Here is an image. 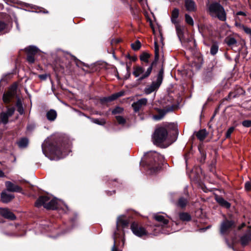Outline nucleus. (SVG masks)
<instances>
[{
    "instance_id": "603ef678",
    "label": "nucleus",
    "mask_w": 251,
    "mask_h": 251,
    "mask_svg": "<svg viewBox=\"0 0 251 251\" xmlns=\"http://www.w3.org/2000/svg\"><path fill=\"white\" fill-rule=\"evenodd\" d=\"M40 78L42 79H46V78H47V75H40Z\"/></svg>"
},
{
    "instance_id": "ddd939ff",
    "label": "nucleus",
    "mask_w": 251,
    "mask_h": 251,
    "mask_svg": "<svg viewBox=\"0 0 251 251\" xmlns=\"http://www.w3.org/2000/svg\"><path fill=\"white\" fill-rule=\"evenodd\" d=\"M251 240V228H249L247 232L241 237V243L243 246L247 245Z\"/></svg>"
},
{
    "instance_id": "7c9ffc66",
    "label": "nucleus",
    "mask_w": 251,
    "mask_h": 251,
    "mask_svg": "<svg viewBox=\"0 0 251 251\" xmlns=\"http://www.w3.org/2000/svg\"><path fill=\"white\" fill-rule=\"evenodd\" d=\"M185 21L186 22L191 25H194V21L192 19V18L188 14H186L185 15Z\"/></svg>"
},
{
    "instance_id": "2f4dec72",
    "label": "nucleus",
    "mask_w": 251,
    "mask_h": 251,
    "mask_svg": "<svg viewBox=\"0 0 251 251\" xmlns=\"http://www.w3.org/2000/svg\"><path fill=\"white\" fill-rule=\"evenodd\" d=\"M218 46L216 44H213L212 45L210 49V53L212 55L216 54L218 50Z\"/></svg>"
},
{
    "instance_id": "dca6fc26",
    "label": "nucleus",
    "mask_w": 251,
    "mask_h": 251,
    "mask_svg": "<svg viewBox=\"0 0 251 251\" xmlns=\"http://www.w3.org/2000/svg\"><path fill=\"white\" fill-rule=\"evenodd\" d=\"M128 225V222L127 220L125 219L124 217L122 216H119L117 221V228L118 229V228L120 226H122L123 228H125Z\"/></svg>"
},
{
    "instance_id": "412c9836",
    "label": "nucleus",
    "mask_w": 251,
    "mask_h": 251,
    "mask_svg": "<svg viewBox=\"0 0 251 251\" xmlns=\"http://www.w3.org/2000/svg\"><path fill=\"white\" fill-rule=\"evenodd\" d=\"M207 135V132L206 130L204 129H201L199 131L196 133L197 137L200 140L202 141L204 139L206 135Z\"/></svg>"
},
{
    "instance_id": "0eeeda50",
    "label": "nucleus",
    "mask_w": 251,
    "mask_h": 251,
    "mask_svg": "<svg viewBox=\"0 0 251 251\" xmlns=\"http://www.w3.org/2000/svg\"><path fill=\"white\" fill-rule=\"evenodd\" d=\"M131 229L135 235L139 237H141L147 234V232L144 228L138 226L135 223H133L131 225Z\"/></svg>"
},
{
    "instance_id": "c03bdc74",
    "label": "nucleus",
    "mask_w": 251,
    "mask_h": 251,
    "mask_svg": "<svg viewBox=\"0 0 251 251\" xmlns=\"http://www.w3.org/2000/svg\"><path fill=\"white\" fill-rule=\"evenodd\" d=\"M27 60L28 62L33 63L35 61L34 55L27 54Z\"/></svg>"
},
{
    "instance_id": "58836bf2",
    "label": "nucleus",
    "mask_w": 251,
    "mask_h": 251,
    "mask_svg": "<svg viewBox=\"0 0 251 251\" xmlns=\"http://www.w3.org/2000/svg\"><path fill=\"white\" fill-rule=\"evenodd\" d=\"M118 237V233L117 231H115L114 234V243L112 249V251H119L117 248L116 247V239Z\"/></svg>"
},
{
    "instance_id": "cd10ccee",
    "label": "nucleus",
    "mask_w": 251,
    "mask_h": 251,
    "mask_svg": "<svg viewBox=\"0 0 251 251\" xmlns=\"http://www.w3.org/2000/svg\"><path fill=\"white\" fill-rule=\"evenodd\" d=\"M187 202V200L186 199L180 198L178 201L177 206L183 208L186 205Z\"/></svg>"
},
{
    "instance_id": "de8ad7c7",
    "label": "nucleus",
    "mask_w": 251,
    "mask_h": 251,
    "mask_svg": "<svg viewBox=\"0 0 251 251\" xmlns=\"http://www.w3.org/2000/svg\"><path fill=\"white\" fill-rule=\"evenodd\" d=\"M14 111H15L14 108L13 107H11V108L8 109L7 112L5 113L7 114L8 116L10 117L13 115V114L14 112Z\"/></svg>"
},
{
    "instance_id": "423d86ee",
    "label": "nucleus",
    "mask_w": 251,
    "mask_h": 251,
    "mask_svg": "<svg viewBox=\"0 0 251 251\" xmlns=\"http://www.w3.org/2000/svg\"><path fill=\"white\" fill-rule=\"evenodd\" d=\"M235 226V223L232 220L225 219L221 224L220 232L222 234H227Z\"/></svg>"
},
{
    "instance_id": "bb28decb",
    "label": "nucleus",
    "mask_w": 251,
    "mask_h": 251,
    "mask_svg": "<svg viewBox=\"0 0 251 251\" xmlns=\"http://www.w3.org/2000/svg\"><path fill=\"white\" fill-rule=\"evenodd\" d=\"M9 117L7 114L5 113H1L0 115V121L4 125L7 123Z\"/></svg>"
},
{
    "instance_id": "69168bd1",
    "label": "nucleus",
    "mask_w": 251,
    "mask_h": 251,
    "mask_svg": "<svg viewBox=\"0 0 251 251\" xmlns=\"http://www.w3.org/2000/svg\"><path fill=\"white\" fill-rule=\"evenodd\" d=\"M64 157V156H61V157H60L59 158H61L62 157Z\"/></svg>"
},
{
    "instance_id": "72a5a7b5",
    "label": "nucleus",
    "mask_w": 251,
    "mask_h": 251,
    "mask_svg": "<svg viewBox=\"0 0 251 251\" xmlns=\"http://www.w3.org/2000/svg\"><path fill=\"white\" fill-rule=\"evenodd\" d=\"M236 25H239L240 27H242V29L244 30V31L246 33L251 35V28H250L247 26H245L244 25H241L239 24H238L237 23H236Z\"/></svg>"
},
{
    "instance_id": "4be33fe9",
    "label": "nucleus",
    "mask_w": 251,
    "mask_h": 251,
    "mask_svg": "<svg viewBox=\"0 0 251 251\" xmlns=\"http://www.w3.org/2000/svg\"><path fill=\"white\" fill-rule=\"evenodd\" d=\"M56 116L57 113L54 110H50L47 113V119L51 121H54L56 119Z\"/></svg>"
},
{
    "instance_id": "37998d69",
    "label": "nucleus",
    "mask_w": 251,
    "mask_h": 251,
    "mask_svg": "<svg viewBox=\"0 0 251 251\" xmlns=\"http://www.w3.org/2000/svg\"><path fill=\"white\" fill-rule=\"evenodd\" d=\"M123 111V108L120 107H117L112 110V113L113 114H116L122 112Z\"/></svg>"
},
{
    "instance_id": "c85d7f7f",
    "label": "nucleus",
    "mask_w": 251,
    "mask_h": 251,
    "mask_svg": "<svg viewBox=\"0 0 251 251\" xmlns=\"http://www.w3.org/2000/svg\"><path fill=\"white\" fill-rule=\"evenodd\" d=\"M150 57V55L149 53L144 52L140 55V58L142 61L147 63L149 61V58Z\"/></svg>"
},
{
    "instance_id": "09e8293b",
    "label": "nucleus",
    "mask_w": 251,
    "mask_h": 251,
    "mask_svg": "<svg viewBox=\"0 0 251 251\" xmlns=\"http://www.w3.org/2000/svg\"><path fill=\"white\" fill-rule=\"evenodd\" d=\"M245 187L246 190L249 191L251 190V184L249 181H247L245 183Z\"/></svg>"
},
{
    "instance_id": "c756f323",
    "label": "nucleus",
    "mask_w": 251,
    "mask_h": 251,
    "mask_svg": "<svg viewBox=\"0 0 251 251\" xmlns=\"http://www.w3.org/2000/svg\"><path fill=\"white\" fill-rule=\"evenodd\" d=\"M12 94L11 93H7L6 94H4L3 96V100L5 103H8L10 99L12 97Z\"/></svg>"
},
{
    "instance_id": "4d7b16f0",
    "label": "nucleus",
    "mask_w": 251,
    "mask_h": 251,
    "mask_svg": "<svg viewBox=\"0 0 251 251\" xmlns=\"http://www.w3.org/2000/svg\"><path fill=\"white\" fill-rule=\"evenodd\" d=\"M126 70H127V72H129V67L127 65H126Z\"/></svg>"
},
{
    "instance_id": "a211bd4d",
    "label": "nucleus",
    "mask_w": 251,
    "mask_h": 251,
    "mask_svg": "<svg viewBox=\"0 0 251 251\" xmlns=\"http://www.w3.org/2000/svg\"><path fill=\"white\" fill-rule=\"evenodd\" d=\"M176 24V28L177 36L179 40L182 42L183 36V27L178 25L177 23Z\"/></svg>"
},
{
    "instance_id": "f257e3e1",
    "label": "nucleus",
    "mask_w": 251,
    "mask_h": 251,
    "mask_svg": "<svg viewBox=\"0 0 251 251\" xmlns=\"http://www.w3.org/2000/svg\"><path fill=\"white\" fill-rule=\"evenodd\" d=\"M63 202L56 199H51L48 196L40 197L36 201L35 205L36 207L43 205L47 209H57L63 204Z\"/></svg>"
},
{
    "instance_id": "4c0bfd02",
    "label": "nucleus",
    "mask_w": 251,
    "mask_h": 251,
    "mask_svg": "<svg viewBox=\"0 0 251 251\" xmlns=\"http://www.w3.org/2000/svg\"><path fill=\"white\" fill-rule=\"evenodd\" d=\"M226 43L228 46H231L236 44V40L234 38H230L226 39Z\"/></svg>"
},
{
    "instance_id": "c9c22d12",
    "label": "nucleus",
    "mask_w": 251,
    "mask_h": 251,
    "mask_svg": "<svg viewBox=\"0 0 251 251\" xmlns=\"http://www.w3.org/2000/svg\"><path fill=\"white\" fill-rule=\"evenodd\" d=\"M131 47L133 50H137L141 47V43L139 41H136L135 43L131 44Z\"/></svg>"
},
{
    "instance_id": "f3484780",
    "label": "nucleus",
    "mask_w": 251,
    "mask_h": 251,
    "mask_svg": "<svg viewBox=\"0 0 251 251\" xmlns=\"http://www.w3.org/2000/svg\"><path fill=\"white\" fill-rule=\"evenodd\" d=\"M154 218L158 222L162 223V228H164L168 224L169 221L164 218V217L159 214H156L154 215Z\"/></svg>"
},
{
    "instance_id": "0e129e2a",
    "label": "nucleus",
    "mask_w": 251,
    "mask_h": 251,
    "mask_svg": "<svg viewBox=\"0 0 251 251\" xmlns=\"http://www.w3.org/2000/svg\"><path fill=\"white\" fill-rule=\"evenodd\" d=\"M140 2H143L144 0H139Z\"/></svg>"
},
{
    "instance_id": "f03ea898",
    "label": "nucleus",
    "mask_w": 251,
    "mask_h": 251,
    "mask_svg": "<svg viewBox=\"0 0 251 251\" xmlns=\"http://www.w3.org/2000/svg\"><path fill=\"white\" fill-rule=\"evenodd\" d=\"M209 14L220 20L225 21L226 20V13L224 7L218 2H214L210 4L208 7Z\"/></svg>"
},
{
    "instance_id": "6e6d98bb",
    "label": "nucleus",
    "mask_w": 251,
    "mask_h": 251,
    "mask_svg": "<svg viewBox=\"0 0 251 251\" xmlns=\"http://www.w3.org/2000/svg\"><path fill=\"white\" fill-rule=\"evenodd\" d=\"M126 57L127 58H128V59H130V57H131V56L129 55V54H127V55H126Z\"/></svg>"
},
{
    "instance_id": "ea45409f",
    "label": "nucleus",
    "mask_w": 251,
    "mask_h": 251,
    "mask_svg": "<svg viewBox=\"0 0 251 251\" xmlns=\"http://www.w3.org/2000/svg\"><path fill=\"white\" fill-rule=\"evenodd\" d=\"M240 16H242L244 17L246 16V14L245 12H242V11H239V12H237L236 16V20H238L239 21H241L243 20L242 18L240 19L239 18Z\"/></svg>"
},
{
    "instance_id": "e2e57ef3",
    "label": "nucleus",
    "mask_w": 251,
    "mask_h": 251,
    "mask_svg": "<svg viewBox=\"0 0 251 251\" xmlns=\"http://www.w3.org/2000/svg\"><path fill=\"white\" fill-rule=\"evenodd\" d=\"M161 233H165V234H166V233H167L165 231H163V230L161 231Z\"/></svg>"
},
{
    "instance_id": "a19ab883",
    "label": "nucleus",
    "mask_w": 251,
    "mask_h": 251,
    "mask_svg": "<svg viewBox=\"0 0 251 251\" xmlns=\"http://www.w3.org/2000/svg\"><path fill=\"white\" fill-rule=\"evenodd\" d=\"M116 118L119 124H124L126 122L125 119L122 116H117Z\"/></svg>"
},
{
    "instance_id": "2eb2a0df",
    "label": "nucleus",
    "mask_w": 251,
    "mask_h": 251,
    "mask_svg": "<svg viewBox=\"0 0 251 251\" xmlns=\"http://www.w3.org/2000/svg\"><path fill=\"white\" fill-rule=\"evenodd\" d=\"M147 155L156 162L162 158V156L156 151H151L147 153Z\"/></svg>"
},
{
    "instance_id": "a18cd8bd",
    "label": "nucleus",
    "mask_w": 251,
    "mask_h": 251,
    "mask_svg": "<svg viewBox=\"0 0 251 251\" xmlns=\"http://www.w3.org/2000/svg\"><path fill=\"white\" fill-rule=\"evenodd\" d=\"M234 129V128L233 127H231L228 129L226 135V138H229L230 137L231 134L233 132Z\"/></svg>"
},
{
    "instance_id": "e433bc0d",
    "label": "nucleus",
    "mask_w": 251,
    "mask_h": 251,
    "mask_svg": "<svg viewBox=\"0 0 251 251\" xmlns=\"http://www.w3.org/2000/svg\"><path fill=\"white\" fill-rule=\"evenodd\" d=\"M17 107H18L17 110L19 112V113L20 114H23L24 112V110L23 107L22 106V103H21V101L19 100H18V101H17Z\"/></svg>"
},
{
    "instance_id": "1a4fd4ad",
    "label": "nucleus",
    "mask_w": 251,
    "mask_h": 251,
    "mask_svg": "<svg viewBox=\"0 0 251 251\" xmlns=\"http://www.w3.org/2000/svg\"><path fill=\"white\" fill-rule=\"evenodd\" d=\"M173 108L174 106L173 105H171L168 107L165 108L163 109L159 110V115L153 116V118L155 120H161L167 113L172 111L173 110Z\"/></svg>"
},
{
    "instance_id": "9d476101",
    "label": "nucleus",
    "mask_w": 251,
    "mask_h": 251,
    "mask_svg": "<svg viewBox=\"0 0 251 251\" xmlns=\"http://www.w3.org/2000/svg\"><path fill=\"white\" fill-rule=\"evenodd\" d=\"M0 214L5 218L14 220L16 219V216L9 210L6 208H0Z\"/></svg>"
},
{
    "instance_id": "6e6552de",
    "label": "nucleus",
    "mask_w": 251,
    "mask_h": 251,
    "mask_svg": "<svg viewBox=\"0 0 251 251\" xmlns=\"http://www.w3.org/2000/svg\"><path fill=\"white\" fill-rule=\"evenodd\" d=\"M148 100L146 98H142L132 103V106L135 112H138L147 103Z\"/></svg>"
},
{
    "instance_id": "f704fd0d",
    "label": "nucleus",
    "mask_w": 251,
    "mask_h": 251,
    "mask_svg": "<svg viewBox=\"0 0 251 251\" xmlns=\"http://www.w3.org/2000/svg\"><path fill=\"white\" fill-rule=\"evenodd\" d=\"M92 122L96 124L99 125H104L105 124V121L103 119H94L92 120Z\"/></svg>"
},
{
    "instance_id": "8fccbe9b",
    "label": "nucleus",
    "mask_w": 251,
    "mask_h": 251,
    "mask_svg": "<svg viewBox=\"0 0 251 251\" xmlns=\"http://www.w3.org/2000/svg\"><path fill=\"white\" fill-rule=\"evenodd\" d=\"M5 27V24L2 22L0 21V31L4 29Z\"/></svg>"
},
{
    "instance_id": "13d9d810",
    "label": "nucleus",
    "mask_w": 251,
    "mask_h": 251,
    "mask_svg": "<svg viewBox=\"0 0 251 251\" xmlns=\"http://www.w3.org/2000/svg\"><path fill=\"white\" fill-rule=\"evenodd\" d=\"M130 59H131L132 61L135 60V58L133 57H131Z\"/></svg>"
},
{
    "instance_id": "a878e982",
    "label": "nucleus",
    "mask_w": 251,
    "mask_h": 251,
    "mask_svg": "<svg viewBox=\"0 0 251 251\" xmlns=\"http://www.w3.org/2000/svg\"><path fill=\"white\" fill-rule=\"evenodd\" d=\"M179 218L180 220L183 221H189L191 220V216L187 213H180L179 214Z\"/></svg>"
},
{
    "instance_id": "3c124183",
    "label": "nucleus",
    "mask_w": 251,
    "mask_h": 251,
    "mask_svg": "<svg viewBox=\"0 0 251 251\" xmlns=\"http://www.w3.org/2000/svg\"><path fill=\"white\" fill-rule=\"evenodd\" d=\"M47 146V141H45L42 145V151L44 154H45V149L44 146Z\"/></svg>"
},
{
    "instance_id": "49530a36",
    "label": "nucleus",
    "mask_w": 251,
    "mask_h": 251,
    "mask_svg": "<svg viewBox=\"0 0 251 251\" xmlns=\"http://www.w3.org/2000/svg\"><path fill=\"white\" fill-rule=\"evenodd\" d=\"M50 152L52 154L57 155L60 152V150L57 147H54L53 149H50Z\"/></svg>"
},
{
    "instance_id": "7ed1b4c3",
    "label": "nucleus",
    "mask_w": 251,
    "mask_h": 251,
    "mask_svg": "<svg viewBox=\"0 0 251 251\" xmlns=\"http://www.w3.org/2000/svg\"><path fill=\"white\" fill-rule=\"evenodd\" d=\"M153 63L147 68L146 70L145 69L140 66H136L133 67V75L134 76L138 78V80L142 81L143 79L148 77L152 70V66Z\"/></svg>"
},
{
    "instance_id": "4468645a",
    "label": "nucleus",
    "mask_w": 251,
    "mask_h": 251,
    "mask_svg": "<svg viewBox=\"0 0 251 251\" xmlns=\"http://www.w3.org/2000/svg\"><path fill=\"white\" fill-rule=\"evenodd\" d=\"M215 199L216 201L222 206L226 208H229L230 207V203L224 200L222 197L216 195Z\"/></svg>"
},
{
    "instance_id": "20e7f679",
    "label": "nucleus",
    "mask_w": 251,
    "mask_h": 251,
    "mask_svg": "<svg viewBox=\"0 0 251 251\" xmlns=\"http://www.w3.org/2000/svg\"><path fill=\"white\" fill-rule=\"evenodd\" d=\"M163 76V72L162 70H160L159 72L155 79L152 81L151 85L147 86L145 88L144 93L147 95H149L152 92L156 91L162 83Z\"/></svg>"
},
{
    "instance_id": "5701e85b",
    "label": "nucleus",
    "mask_w": 251,
    "mask_h": 251,
    "mask_svg": "<svg viewBox=\"0 0 251 251\" xmlns=\"http://www.w3.org/2000/svg\"><path fill=\"white\" fill-rule=\"evenodd\" d=\"M179 15V10L177 8L174 9L172 12L171 21L174 24L177 23V18Z\"/></svg>"
},
{
    "instance_id": "b1692460",
    "label": "nucleus",
    "mask_w": 251,
    "mask_h": 251,
    "mask_svg": "<svg viewBox=\"0 0 251 251\" xmlns=\"http://www.w3.org/2000/svg\"><path fill=\"white\" fill-rule=\"evenodd\" d=\"M27 54L34 55L37 53L38 49L35 46H30L25 49Z\"/></svg>"
},
{
    "instance_id": "5fc2aeb1",
    "label": "nucleus",
    "mask_w": 251,
    "mask_h": 251,
    "mask_svg": "<svg viewBox=\"0 0 251 251\" xmlns=\"http://www.w3.org/2000/svg\"><path fill=\"white\" fill-rule=\"evenodd\" d=\"M12 88L13 89V90H15L17 88V86L16 85H13L12 86Z\"/></svg>"
},
{
    "instance_id": "aec40b11",
    "label": "nucleus",
    "mask_w": 251,
    "mask_h": 251,
    "mask_svg": "<svg viewBox=\"0 0 251 251\" xmlns=\"http://www.w3.org/2000/svg\"><path fill=\"white\" fill-rule=\"evenodd\" d=\"M124 94V92H119L111 95V96L104 98L103 100L105 101H111L116 100L118 98L123 96Z\"/></svg>"
},
{
    "instance_id": "6ab92c4d",
    "label": "nucleus",
    "mask_w": 251,
    "mask_h": 251,
    "mask_svg": "<svg viewBox=\"0 0 251 251\" xmlns=\"http://www.w3.org/2000/svg\"><path fill=\"white\" fill-rule=\"evenodd\" d=\"M1 198L3 202L7 203L14 198V196L12 194H7L6 192H2L1 194Z\"/></svg>"
},
{
    "instance_id": "052dcab7",
    "label": "nucleus",
    "mask_w": 251,
    "mask_h": 251,
    "mask_svg": "<svg viewBox=\"0 0 251 251\" xmlns=\"http://www.w3.org/2000/svg\"><path fill=\"white\" fill-rule=\"evenodd\" d=\"M151 169H152V168H151ZM152 169L153 170V171L155 172L156 170H157V168H155V169L152 168Z\"/></svg>"
},
{
    "instance_id": "473e14b6",
    "label": "nucleus",
    "mask_w": 251,
    "mask_h": 251,
    "mask_svg": "<svg viewBox=\"0 0 251 251\" xmlns=\"http://www.w3.org/2000/svg\"><path fill=\"white\" fill-rule=\"evenodd\" d=\"M154 48H155V61H157L159 58V48L156 42H155V43H154Z\"/></svg>"
},
{
    "instance_id": "79ce46f5",
    "label": "nucleus",
    "mask_w": 251,
    "mask_h": 251,
    "mask_svg": "<svg viewBox=\"0 0 251 251\" xmlns=\"http://www.w3.org/2000/svg\"><path fill=\"white\" fill-rule=\"evenodd\" d=\"M242 125L246 127H251V120H245L243 121Z\"/></svg>"
},
{
    "instance_id": "680f3d73",
    "label": "nucleus",
    "mask_w": 251,
    "mask_h": 251,
    "mask_svg": "<svg viewBox=\"0 0 251 251\" xmlns=\"http://www.w3.org/2000/svg\"><path fill=\"white\" fill-rule=\"evenodd\" d=\"M245 225V224H243L242 225V226L241 227H239V228L240 229L242 227L244 226Z\"/></svg>"
},
{
    "instance_id": "f8f14e48",
    "label": "nucleus",
    "mask_w": 251,
    "mask_h": 251,
    "mask_svg": "<svg viewBox=\"0 0 251 251\" xmlns=\"http://www.w3.org/2000/svg\"><path fill=\"white\" fill-rule=\"evenodd\" d=\"M5 185L7 190L10 192H21L22 189L17 185H15L10 181H6Z\"/></svg>"
},
{
    "instance_id": "864d4df0",
    "label": "nucleus",
    "mask_w": 251,
    "mask_h": 251,
    "mask_svg": "<svg viewBox=\"0 0 251 251\" xmlns=\"http://www.w3.org/2000/svg\"><path fill=\"white\" fill-rule=\"evenodd\" d=\"M4 176V173L0 170V177H3Z\"/></svg>"
},
{
    "instance_id": "9b49d317",
    "label": "nucleus",
    "mask_w": 251,
    "mask_h": 251,
    "mask_svg": "<svg viewBox=\"0 0 251 251\" xmlns=\"http://www.w3.org/2000/svg\"><path fill=\"white\" fill-rule=\"evenodd\" d=\"M184 5L186 10L189 12H194L197 9L196 4L193 0H184Z\"/></svg>"
},
{
    "instance_id": "393cba45",
    "label": "nucleus",
    "mask_w": 251,
    "mask_h": 251,
    "mask_svg": "<svg viewBox=\"0 0 251 251\" xmlns=\"http://www.w3.org/2000/svg\"><path fill=\"white\" fill-rule=\"evenodd\" d=\"M17 143L20 148H24L27 146L28 141L26 138H22Z\"/></svg>"
},
{
    "instance_id": "39448f33",
    "label": "nucleus",
    "mask_w": 251,
    "mask_h": 251,
    "mask_svg": "<svg viewBox=\"0 0 251 251\" xmlns=\"http://www.w3.org/2000/svg\"><path fill=\"white\" fill-rule=\"evenodd\" d=\"M168 132L166 129L163 127H159L155 130L153 135V143L157 145H160L166 140Z\"/></svg>"
},
{
    "instance_id": "bf43d9fd",
    "label": "nucleus",
    "mask_w": 251,
    "mask_h": 251,
    "mask_svg": "<svg viewBox=\"0 0 251 251\" xmlns=\"http://www.w3.org/2000/svg\"><path fill=\"white\" fill-rule=\"evenodd\" d=\"M16 24L17 27L19 29V25H18L17 21H16Z\"/></svg>"
}]
</instances>
